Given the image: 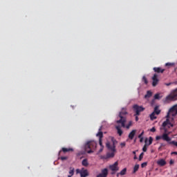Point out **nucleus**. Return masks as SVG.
Segmentation results:
<instances>
[{
  "mask_svg": "<svg viewBox=\"0 0 177 177\" xmlns=\"http://www.w3.org/2000/svg\"><path fill=\"white\" fill-rule=\"evenodd\" d=\"M153 95V93H151V91H148L147 92V94L145 95V99H149V97H151V96Z\"/></svg>",
  "mask_w": 177,
  "mask_h": 177,
  "instance_id": "obj_19",
  "label": "nucleus"
},
{
  "mask_svg": "<svg viewBox=\"0 0 177 177\" xmlns=\"http://www.w3.org/2000/svg\"><path fill=\"white\" fill-rule=\"evenodd\" d=\"M96 147H97V143L95 141H88L84 146V150L88 154H91V153H93V150H96Z\"/></svg>",
  "mask_w": 177,
  "mask_h": 177,
  "instance_id": "obj_3",
  "label": "nucleus"
},
{
  "mask_svg": "<svg viewBox=\"0 0 177 177\" xmlns=\"http://www.w3.org/2000/svg\"><path fill=\"white\" fill-rule=\"evenodd\" d=\"M60 159L62 160V161H64V160H68V157H67V156H62L60 158Z\"/></svg>",
  "mask_w": 177,
  "mask_h": 177,
  "instance_id": "obj_32",
  "label": "nucleus"
},
{
  "mask_svg": "<svg viewBox=\"0 0 177 177\" xmlns=\"http://www.w3.org/2000/svg\"><path fill=\"white\" fill-rule=\"evenodd\" d=\"M154 99L159 100L160 99V94H158V93L155 94Z\"/></svg>",
  "mask_w": 177,
  "mask_h": 177,
  "instance_id": "obj_33",
  "label": "nucleus"
},
{
  "mask_svg": "<svg viewBox=\"0 0 177 177\" xmlns=\"http://www.w3.org/2000/svg\"><path fill=\"white\" fill-rule=\"evenodd\" d=\"M160 149H161V147H159V150H160Z\"/></svg>",
  "mask_w": 177,
  "mask_h": 177,
  "instance_id": "obj_48",
  "label": "nucleus"
},
{
  "mask_svg": "<svg viewBox=\"0 0 177 177\" xmlns=\"http://www.w3.org/2000/svg\"><path fill=\"white\" fill-rule=\"evenodd\" d=\"M166 86H169V85H172V82L165 83Z\"/></svg>",
  "mask_w": 177,
  "mask_h": 177,
  "instance_id": "obj_40",
  "label": "nucleus"
},
{
  "mask_svg": "<svg viewBox=\"0 0 177 177\" xmlns=\"http://www.w3.org/2000/svg\"><path fill=\"white\" fill-rule=\"evenodd\" d=\"M157 164L160 167H164V165H167V162L164 159H160L157 161Z\"/></svg>",
  "mask_w": 177,
  "mask_h": 177,
  "instance_id": "obj_14",
  "label": "nucleus"
},
{
  "mask_svg": "<svg viewBox=\"0 0 177 177\" xmlns=\"http://www.w3.org/2000/svg\"><path fill=\"white\" fill-rule=\"evenodd\" d=\"M174 63H169V62H168V63H166L165 64V66H166V67H168L169 66H174Z\"/></svg>",
  "mask_w": 177,
  "mask_h": 177,
  "instance_id": "obj_34",
  "label": "nucleus"
},
{
  "mask_svg": "<svg viewBox=\"0 0 177 177\" xmlns=\"http://www.w3.org/2000/svg\"><path fill=\"white\" fill-rule=\"evenodd\" d=\"M80 176L81 177L89 176V172L88 171V169L85 168H82Z\"/></svg>",
  "mask_w": 177,
  "mask_h": 177,
  "instance_id": "obj_12",
  "label": "nucleus"
},
{
  "mask_svg": "<svg viewBox=\"0 0 177 177\" xmlns=\"http://www.w3.org/2000/svg\"><path fill=\"white\" fill-rule=\"evenodd\" d=\"M142 81H143V82H145V84H146V85H147V84H149V82L147 81V78H146V77H142Z\"/></svg>",
  "mask_w": 177,
  "mask_h": 177,
  "instance_id": "obj_29",
  "label": "nucleus"
},
{
  "mask_svg": "<svg viewBox=\"0 0 177 177\" xmlns=\"http://www.w3.org/2000/svg\"><path fill=\"white\" fill-rule=\"evenodd\" d=\"M165 147V145H164V143H161V144H160V147Z\"/></svg>",
  "mask_w": 177,
  "mask_h": 177,
  "instance_id": "obj_44",
  "label": "nucleus"
},
{
  "mask_svg": "<svg viewBox=\"0 0 177 177\" xmlns=\"http://www.w3.org/2000/svg\"><path fill=\"white\" fill-rule=\"evenodd\" d=\"M147 140H148V139L146 138L145 139V145H144V147L142 148V151H144V152L147 151Z\"/></svg>",
  "mask_w": 177,
  "mask_h": 177,
  "instance_id": "obj_23",
  "label": "nucleus"
},
{
  "mask_svg": "<svg viewBox=\"0 0 177 177\" xmlns=\"http://www.w3.org/2000/svg\"><path fill=\"white\" fill-rule=\"evenodd\" d=\"M131 127H132V121H129L128 124L125 125V122H124V127H122L123 128H126L127 129H129V128H131Z\"/></svg>",
  "mask_w": 177,
  "mask_h": 177,
  "instance_id": "obj_22",
  "label": "nucleus"
},
{
  "mask_svg": "<svg viewBox=\"0 0 177 177\" xmlns=\"http://www.w3.org/2000/svg\"><path fill=\"white\" fill-rule=\"evenodd\" d=\"M144 133H145V131H142V132L138 136V138L140 139V138H143L142 136H143Z\"/></svg>",
  "mask_w": 177,
  "mask_h": 177,
  "instance_id": "obj_35",
  "label": "nucleus"
},
{
  "mask_svg": "<svg viewBox=\"0 0 177 177\" xmlns=\"http://www.w3.org/2000/svg\"><path fill=\"white\" fill-rule=\"evenodd\" d=\"M119 174H120L121 176H124V175H127V168H124L120 172H119Z\"/></svg>",
  "mask_w": 177,
  "mask_h": 177,
  "instance_id": "obj_25",
  "label": "nucleus"
},
{
  "mask_svg": "<svg viewBox=\"0 0 177 177\" xmlns=\"http://www.w3.org/2000/svg\"><path fill=\"white\" fill-rule=\"evenodd\" d=\"M160 139H162V140H165L167 142H171V138L167 133H164L162 136H157L156 137V140H160Z\"/></svg>",
  "mask_w": 177,
  "mask_h": 177,
  "instance_id": "obj_7",
  "label": "nucleus"
},
{
  "mask_svg": "<svg viewBox=\"0 0 177 177\" xmlns=\"http://www.w3.org/2000/svg\"><path fill=\"white\" fill-rule=\"evenodd\" d=\"M136 133V130H133L129 134V139H131L132 140L133 138L135 137V134Z\"/></svg>",
  "mask_w": 177,
  "mask_h": 177,
  "instance_id": "obj_15",
  "label": "nucleus"
},
{
  "mask_svg": "<svg viewBox=\"0 0 177 177\" xmlns=\"http://www.w3.org/2000/svg\"><path fill=\"white\" fill-rule=\"evenodd\" d=\"M145 167H147V162H145L141 164V167L142 168H145Z\"/></svg>",
  "mask_w": 177,
  "mask_h": 177,
  "instance_id": "obj_31",
  "label": "nucleus"
},
{
  "mask_svg": "<svg viewBox=\"0 0 177 177\" xmlns=\"http://www.w3.org/2000/svg\"><path fill=\"white\" fill-rule=\"evenodd\" d=\"M109 169L113 171L111 174L114 175V174H115V172L120 169V167H118V162H115L114 164L111 165L109 166Z\"/></svg>",
  "mask_w": 177,
  "mask_h": 177,
  "instance_id": "obj_9",
  "label": "nucleus"
},
{
  "mask_svg": "<svg viewBox=\"0 0 177 177\" xmlns=\"http://www.w3.org/2000/svg\"><path fill=\"white\" fill-rule=\"evenodd\" d=\"M171 156L174 155V154L175 156H177V152L176 151H173V152L171 153Z\"/></svg>",
  "mask_w": 177,
  "mask_h": 177,
  "instance_id": "obj_41",
  "label": "nucleus"
},
{
  "mask_svg": "<svg viewBox=\"0 0 177 177\" xmlns=\"http://www.w3.org/2000/svg\"><path fill=\"white\" fill-rule=\"evenodd\" d=\"M140 143H142L143 142V137L140 138Z\"/></svg>",
  "mask_w": 177,
  "mask_h": 177,
  "instance_id": "obj_43",
  "label": "nucleus"
},
{
  "mask_svg": "<svg viewBox=\"0 0 177 177\" xmlns=\"http://www.w3.org/2000/svg\"><path fill=\"white\" fill-rule=\"evenodd\" d=\"M128 114V112L124 109H122V111L119 113V118H120L119 120H117V124H121L122 127H125V122H127V118L125 115Z\"/></svg>",
  "mask_w": 177,
  "mask_h": 177,
  "instance_id": "obj_4",
  "label": "nucleus"
},
{
  "mask_svg": "<svg viewBox=\"0 0 177 177\" xmlns=\"http://www.w3.org/2000/svg\"><path fill=\"white\" fill-rule=\"evenodd\" d=\"M99 131H100L96 134V136L99 138V145L100 146L99 153H102V151H103V149H104V146H103V142L102 140L103 139V132L100 131H102V129H100Z\"/></svg>",
  "mask_w": 177,
  "mask_h": 177,
  "instance_id": "obj_6",
  "label": "nucleus"
},
{
  "mask_svg": "<svg viewBox=\"0 0 177 177\" xmlns=\"http://www.w3.org/2000/svg\"><path fill=\"white\" fill-rule=\"evenodd\" d=\"M125 145H126L125 142H121L120 143V146H121L122 148L125 147Z\"/></svg>",
  "mask_w": 177,
  "mask_h": 177,
  "instance_id": "obj_38",
  "label": "nucleus"
},
{
  "mask_svg": "<svg viewBox=\"0 0 177 177\" xmlns=\"http://www.w3.org/2000/svg\"><path fill=\"white\" fill-rule=\"evenodd\" d=\"M136 121H139V117L138 115H136Z\"/></svg>",
  "mask_w": 177,
  "mask_h": 177,
  "instance_id": "obj_42",
  "label": "nucleus"
},
{
  "mask_svg": "<svg viewBox=\"0 0 177 177\" xmlns=\"http://www.w3.org/2000/svg\"><path fill=\"white\" fill-rule=\"evenodd\" d=\"M76 174H80L81 175V170L80 169H77Z\"/></svg>",
  "mask_w": 177,
  "mask_h": 177,
  "instance_id": "obj_39",
  "label": "nucleus"
},
{
  "mask_svg": "<svg viewBox=\"0 0 177 177\" xmlns=\"http://www.w3.org/2000/svg\"><path fill=\"white\" fill-rule=\"evenodd\" d=\"M62 151L64 153H67L68 151H74V149L73 148H62Z\"/></svg>",
  "mask_w": 177,
  "mask_h": 177,
  "instance_id": "obj_18",
  "label": "nucleus"
},
{
  "mask_svg": "<svg viewBox=\"0 0 177 177\" xmlns=\"http://www.w3.org/2000/svg\"><path fill=\"white\" fill-rule=\"evenodd\" d=\"M169 145H174V146H176L177 147V142L175 141H169L168 142Z\"/></svg>",
  "mask_w": 177,
  "mask_h": 177,
  "instance_id": "obj_30",
  "label": "nucleus"
},
{
  "mask_svg": "<svg viewBox=\"0 0 177 177\" xmlns=\"http://www.w3.org/2000/svg\"><path fill=\"white\" fill-rule=\"evenodd\" d=\"M120 173H118V174H117V176H118V177L120 176Z\"/></svg>",
  "mask_w": 177,
  "mask_h": 177,
  "instance_id": "obj_47",
  "label": "nucleus"
},
{
  "mask_svg": "<svg viewBox=\"0 0 177 177\" xmlns=\"http://www.w3.org/2000/svg\"><path fill=\"white\" fill-rule=\"evenodd\" d=\"M175 163V160H170V161H169V164H170V165H172L173 164H174Z\"/></svg>",
  "mask_w": 177,
  "mask_h": 177,
  "instance_id": "obj_36",
  "label": "nucleus"
},
{
  "mask_svg": "<svg viewBox=\"0 0 177 177\" xmlns=\"http://www.w3.org/2000/svg\"><path fill=\"white\" fill-rule=\"evenodd\" d=\"M133 109L136 112L135 115H140V113L145 111V108H143V106H140L138 104L133 105Z\"/></svg>",
  "mask_w": 177,
  "mask_h": 177,
  "instance_id": "obj_8",
  "label": "nucleus"
},
{
  "mask_svg": "<svg viewBox=\"0 0 177 177\" xmlns=\"http://www.w3.org/2000/svg\"><path fill=\"white\" fill-rule=\"evenodd\" d=\"M150 131H151V132H156V127H152V128L150 129Z\"/></svg>",
  "mask_w": 177,
  "mask_h": 177,
  "instance_id": "obj_37",
  "label": "nucleus"
},
{
  "mask_svg": "<svg viewBox=\"0 0 177 177\" xmlns=\"http://www.w3.org/2000/svg\"><path fill=\"white\" fill-rule=\"evenodd\" d=\"M82 164L83 167H88V160L84 159L82 162Z\"/></svg>",
  "mask_w": 177,
  "mask_h": 177,
  "instance_id": "obj_24",
  "label": "nucleus"
},
{
  "mask_svg": "<svg viewBox=\"0 0 177 177\" xmlns=\"http://www.w3.org/2000/svg\"><path fill=\"white\" fill-rule=\"evenodd\" d=\"M69 169H70L68 172L69 175H68V177H72L73 175H74V167H70Z\"/></svg>",
  "mask_w": 177,
  "mask_h": 177,
  "instance_id": "obj_21",
  "label": "nucleus"
},
{
  "mask_svg": "<svg viewBox=\"0 0 177 177\" xmlns=\"http://www.w3.org/2000/svg\"><path fill=\"white\" fill-rule=\"evenodd\" d=\"M152 80H153L152 86H157V84H158V81H159L158 80V75L155 73L152 77Z\"/></svg>",
  "mask_w": 177,
  "mask_h": 177,
  "instance_id": "obj_11",
  "label": "nucleus"
},
{
  "mask_svg": "<svg viewBox=\"0 0 177 177\" xmlns=\"http://www.w3.org/2000/svg\"><path fill=\"white\" fill-rule=\"evenodd\" d=\"M115 128L118 131V133L119 136H121L122 135V130L121 129V127L116 126Z\"/></svg>",
  "mask_w": 177,
  "mask_h": 177,
  "instance_id": "obj_17",
  "label": "nucleus"
},
{
  "mask_svg": "<svg viewBox=\"0 0 177 177\" xmlns=\"http://www.w3.org/2000/svg\"><path fill=\"white\" fill-rule=\"evenodd\" d=\"M177 100V88L174 90L169 95L165 98V102L166 103H169V102H174Z\"/></svg>",
  "mask_w": 177,
  "mask_h": 177,
  "instance_id": "obj_5",
  "label": "nucleus"
},
{
  "mask_svg": "<svg viewBox=\"0 0 177 177\" xmlns=\"http://www.w3.org/2000/svg\"><path fill=\"white\" fill-rule=\"evenodd\" d=\"M153 71L155 73H158V74L164 73V71H165V69H162L160 67H154L153 68Z\"/></svg>",
  "mask_w": 177,
  "mask_h": 177,
  "instance_id": "obj_13",
  "label": "nucleus"
},
{
  "mask_svg": "<svg viewBox=\"0 0 177 177\" xmlns=\"http://www.w3.org/2000/svg\"><path fill=\"white\" fill-rule=\"evenodd\" d=\"M157 119V116H156V113L154 112H152L150 115V120L151 121H154V120Z\"/></svg>",
  "mask_w": 177,
  "mask_h": 177,
  "instance_id": "obj_20",
  "label": "nucleus"
},
{
  "mask_svg": "<svg viewBox=\"0 0 177 177\" xmlns=\"http://www.w3.org/2000/svg\"><path fill=\"white\" fill-rule=\"evenodd\" d=\"M115 145H117V141L114 139L113 137L111 138V142H107L106 143V147L108 150H110L111 153H108L106 156L108 158H113L114 157V153H115Z\"/></svg>",
  "mask_w": 177,
  "mask_h": 177,
  "instance_id": "obj_2",
  "label": "nucleus"
},
{
  "mask_svg": "<svg viewBox=\"0 0 177 177\" xmlns=\"http://www.w3.org/2000/svg\"><path fill=\"white\" fill-rule=\"evenodd\" d=\"M143 156H145V153L142 152L139 156V161H142V160L143 159Z\"/></svg>",
  "mask_w": 177,
  "mask_h": 177,
  "instance_id": "obj_28",
  "label": "nucleus"
},
{
  "mask_svg": "<svg viewBox=\"0 0 177 177\" xmlns=\"http://www.w3.org/2000/svg\"><path fill=\"white\" fill-rule=\"evenodd\" d=\"M133 154H134V156H136V151H133Z\"/></svg>",
  "mask_w": 177,
  "mask_h": 177,
  "instance_id": "obj_46",
  "label": "nucleus"
},
{
  "mask_svg": "<svg viewBox=\"0 0 177 177\" xmlns=\"http://www.w3.org/2000/svg\"><path fill=\"white\" fill-rule=\"evenodd\" d=\"M151 143H153V138L152 137H149V144H147V146H150V145H151Z\"/></svg>",
  "mask_w": 177,
  "mask_h": 177,
  "instance_id": "obj_27",
  "label": "nucleus"
},
{
  "mask_svg": "<svg viewBox=\"0 0 177 177\" xmlns=\"http://www.w3.org/2000/svg\"><path fill=\"white\" fill-rule=\"evenodd\" d=\"M109 175V169H107V168L103 169L101 171V174L97 175L96 177H107V176Z\"/></svg>",
  "mask_w": 177,
  "mask_h": 177,
  "instance_id": "obj_10",
  "label": "nucleus"
},
{
  "mask_svg": "<svg viewBox=\"0 0 177 177\" xmlns=\"http://www.w3.org/2000/svg\"><path fill=\"white\" fill-rule=\"evenodd\" d=\"M153 113H155L156 115H158L161 113V110L158 109V106L154 107Z\"/></svg>",
  "mask_w": 177,
  "mask_h": 177,
  "instance_id": "obj_16",
  "label": "nucleus"
},
{
  "mask_svg": "<svg viewBox=\"0 0 177 177\" xmlns=\"http://www.w3.org/2000/svg\"><path fill=\"white\" fill-rule=\"evenodd\" d=\"M177 114V108L176 106H173L171 107L167 115L166 116L167 120L166 121H165L162 124V127H163V128H165V127H167V125H169V128H170V127L172 128L174 127V124L171 123V121H169V115H172V117H175V115H176Z\"/></svg>",
  "mask_w": 177,
  "mask_h": 177,
  "instance_id": "obj_1",
  "label": "nucleus"
},
{
  "mask_svg": "<svg viewBox=\"0 0 177 177\" xmlns=\"http://www.w3.org/2000/svg\"><path fill=\"white\" fill-rule=\"evenodd\" d=\"M139 170V165H136L133 168V174H136Z\"/></svg>",
  "mask_w": 177,
  "mask_h": 177,
  "instance_id": "obj_26",
  "label": "nucleus"
},
{
  "mask_svg": "<svg viewBox=\"0 0 177 177\" xmlns=\"http://www.w3.org/2000/svg\"><path fill=\"white\" fill-rule=\"evenodd\" d=\"M133 159L134 160H138V157L136 156V155L134 156Z\"/></svg>",
  "mask_w": 177,
  "mask_h": 177,
  "instance_id": "obj_45",
  "label": "nucleus"
}]
</instances>
